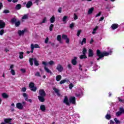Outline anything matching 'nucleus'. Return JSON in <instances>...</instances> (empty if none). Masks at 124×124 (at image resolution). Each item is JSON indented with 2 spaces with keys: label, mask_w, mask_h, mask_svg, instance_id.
<instances>
[{
  "label": "nucleus",
  "mask_w": 124,
  "mask_h": 124,
  "mask_svg": "<svg viewBox=\"0 0 124 124\" xmlns=\"http://www.w3.org/2000/svg\"><path fill=\"white\" fill-rule=\"evenodd\" d=\"M56 80L57 81V82H59V81H61L62 80V76L61 75H58L56 77Z\"/></svg>",
  "instance_id": "nucleus-23"
},
{
  "label": "nucleus",
  "mask_w": 124,
  "mask_h": 124,
  "mask_svg": "<svg viewBox=\"0 0 124 124\" xmlns=\"http://www.w3.org/2000/svg\"><path fill=\"white\" fill-rule=\"evenodd\" d=\"M76 98L74 96H71L69 98V103H72V104H75V101Z\"/></svg>",
  "instance_id": "nucleus-7"
},
{
  "label": "nucleus",
  "mask_w": 124,
  "mask_h": 124,
  "mask_svg": "<svg viewBox=\"0 0 124 124\" xmlns=\"http://www.w3.org/2000/svg\"><path fill=\"white\" fill-rule=\"evenodd\" d=\"M3 5H2V3L0 2V9H1V8H2Z\"/></svg>",
  "instance_id": "nucleus-61"
},
{
  "label": "nucleus",
  "mask_w": 124,
  "mask_h": 124,
  "mask_svg": "<svg viewBox=\"0 0 124 124\" xmlns=\"http://www.w3.org/2000/svg\"><path fill=\"white\" fill-rule=\"evenodd\" d=\"M46 96V93L43 89H40L39 91V96L38 98L40 102H44L45 101V97Z\"/></svg>",
  "instance_id": "nucleus-1"
},
{
  "label": "nucleus",
  "mask_w": 124,
  "mask_h": 124,
  "mask_svg": "<svg viewBox=\"0 0 124 124\" xmlns=\"http://www.w3.org/2000/svg\"><path fill=\"white\" fill-rule=\"evenodd\" d=\"M118 99L119 102H121L122 103H124V100L122 99V98H121V97H118Z\"/></svg>",
  "instance_id": "nucleus-36"
},
{
  "label": "nucleus",
  "mask_w": 124,
  "mask_h": 124,
  "mask_svg": "<svg viewBox=\"0 0 124 124\" xmlns=\"http://www.w3.org/2000/svg\"><path fill=\"white\" fill-rule=\"evenodd\" d=\"M55 21H56V17H55L54 16H53L50 19V23H55Z\"/></svg>",
  "instance_id": "nucleus-21"
},
{
  "label": "nucleus",
  "mask_w": 124,
  "mask_h": 124,
  "mask_svg": "<svg viewBox=\"0 0 124 124\" xmlns=\"http://www.w3.org/2000/svg\"><path fill=\"white\" fill-rule=\"evenodd\" d=\"M68 79H63V80H62L60 82V84H61V85L62 84H64V83H66V82L67 83H68Z\"/></svg>",
  "instance_id": "nucleus-24"
},
{
  "label": "nucleus",
  "mask_w": 124,
  "mask_h": 124,
  "mask_svg": "<svg viewBox=\"0 0 124 124\" xmlns=\"http://www.w3.org/2000/svg\"><path fill=\"white\" fill-rule=\"evenodd\" d=\"M21 23L20 22V21H18L15 23V26L16 27H19L20 26Z\"/></svg>",
  "instance_id": "nucleus-37"
},
{
  "label": "nucleus",
  "mask_w": 124,
  "mask_h": 124,
  "mask_svg": "<svg viewBox=\"0 0 124 124\" xmlns=\"http://www.w3.org/2000/svg\"><path fill=\"white\" fill-rule=\"evenodd\" d=\"M49 64L50 65H53V64H55V62H54V61H50L49 62H48Z\"/></svg>",
  "instance_id": "nucleus-49"
},
{
  "label": "nucleus",
  "mask_w": 124,
  "mask_h": 124,
  "mask_svg": "<svg viewBox=\"0 0 124 124\" xmlns=\"http://www.w3.org/2000/svg\"><path fill=\"white\" fill-rule=\"evenodd\" d=\"M84 44L87 43V39L84 38L81 42V45H83Z\"/></svg>",
  "instance_id": "nucleus-30"
},
{
  "label": "nucleus",
  "mask_w": 124,
  "mask_h": 124,
  "mask_svg": "<svg viewBox=\"0 0 124 124\" xmlns=\"http://www.w3.org/2000/svg\"><path fill=\"white\" fill-rule=\"evenodd\" d=\"M114 121L117 124H121V122L119 120H118V119L115 118Z\"/></svg>",
  "instance_id": "nucleus-40"
},
{
  "label": "nucleus",
  "mask_w": 124,
  "mask_h": 124,
  "mask_svg": "<svg viewBox=\"0 0 124 124\" xmlns=\"http://www.w3.org/2000/svg\"><path fill=\"white\" fill-rule=\"evenodd\" d=\"M23 96L24 98H25V100L26 101H28L29 102H30L31 103V102H32V100L31 99H28V94H27L26 93H23Z\"/></svg>",
  "instance_id": "nucleus-8"
},
{
  "label": "nucleus",
  "mask_w": 124,
  "mask_h": 124,
  "mask_svg": "<svg viewBox=\"0 0 124 124\" xmlns=\"http://www.w3.org/2000/svg\"><path fill=\"white\" fill-rule=\"evenodd\" d=\"M54 28V25L53 24H50L49 26V31H53V28Z\"/></svg>",
  "instance_id": "nucleus-33"
},
{
  "label": "nucleus",
  "mask_w": 124,
  "mask_h": 124,
  "mask_svg": "<svg viewBox=\"0 0 124 124\" xmlns=\"http://www.w3.org/2000/svg\"><path fill=\"white\" fill-rule=\"evenodd\" d=\"M29 16L28 15H25L23 17H22V19L24 20H26L27 19H28Z\"/></svg>",
  "instance_id": "nucleus-39"
},
{
  "label": "nucleus",
  "mask_w": 124,
  "mask_h": 124,
  "mask_svg": "<svg viewBox=\"0 0 124 124\" xmlns=\"http://www.w3.org/2000/svg\"><path fill=\"white\" fill-rule=\"evenodd\" d=\"M16 107L19 110H22L24 108L23 105L21 103H18L16 104Z\"/></svg>",
  "instance_id": "nucleus-9"
},
{
  "label": "nucleus",
  "mask_w": 124,
  "mask_h": 124,
  "mask_svg": "<svg viewBox=\"0 0 124 124\" xmlns=\"http://www.w3.org/2000/svg\"><path fill=\"white\" fill-rule=\"evenodd\" d=\"M26 32V30H24L22 31L19 30L18 31V33L19 36H21V35H24V34Z\"/></svg>",
  "instance_id": "nucleus-16"
},
{
  "label": "nucleus",
  "mask_w": 124,
  "mask_h": 124,
  "mask_svg": "<svg viewBox=\"0 0 124 124\" xmlns=\"http://www.w3.org/2000/svg\"><path fill=\"white\" fill-rule=\"evenodd\" d=\"M35 76H36L37 77H41V76H40V73L38 72H36L35 74Z\"/></svg>",
  "instance_id": "nucleus-42"
},
{
  "label": "nucleus",
  "mask_w": 124,
  "mask_h": 124,
  "mask_svg": "<svg viewBox=\"0 0 124 124\" xmlns=\"http://www.w3.org/2000/svg\"><path fill=\"white\" fill-rule=\"evenodd\" d=\"M11 73L12 75H15L16 74L15 73V71L14 69H12L11 70Z\"/></svg>",
  "instance_id": "nucleus-46"
},
{
  "label": "nucleus",
  "mask_w": 124,
  "mask_h": 124,
  "mask_svg": "<svg viewBox=\"0 0 124 124\" xmlns=\"http://www.w3.org/2000/svg\"><path fill=\"white\" fill-rule=\"evenodd\" d=\"M111 52H104L103 53H101L100 52V50L99 49L97 50V56L99 57L97 59V61H99L100 59H102V58H103L104 56H109L110 54H111Z\"/></svg>",
  "instance_id": "nucleus-2"
},
{
  "label": "nucleus",
  "mask_w": 124,
  "mask_h": 124,
  "mask_svg": "<svg viewBox=\"0 0 124 124\" xmlns=\"http://www.w3.org/2000/svg\"><path fill=\"white\" fill-rule=\"evenodd\" d=\"M22 92H23L24 93H25V92H26V91H27V88H26V87H23L22 89Z\"/></svg>",
  "instance_id": "nucleus-57"
},
{
  "label": "nucleus",
  "mask_w": 124,
  "mask_h": 124,
  "mask_svg": "<svg viewBox=\"0 0 124 124\" xmlns=\"http://www.w3.org/2000/svg\"><path fill=\"white\" fill-rule=\"evenodd\" d=\"M3 33H4V30H1L0 31V35H3Z\"/></svg>",
  "instance_id": "nucleus-48"
},
{
  "label": "nucleus",
  "mask_w": 124,
  "mask_h": 124,
  "mask_svg": "<svg viewBox=\"0 0 124 124\" xmlns=\"http://www.w3.org/2000/svg\"><path fill=\"white\" fill-rule=\"evenodd\" d=\"M67 66L69 69H71L72 68V67L71 66V64H69Z\"/></svg>",
  "instance_id": "nucleus-60"
},
{
  "label": "nucleus",
  "mask_w": 124,
  "mask_h": 124,
  "mask_svg": "<svg viewBox=\"0 0 124 124\" xmlns=\"http://www.w3.org/2000/svg\"><path fill=\"white\" fill-rule=\"evenodd\" d=\"M82 31L81 30L78 31V32L77 33V36H80V34H81V32Z\"/></svg>",
  "instance_id": "nucleus-45"
},
{
  "label": "nucleus",
  "mask_w": 124,
  "mask_h": 124,
  "mask_svg": "<svg viewBox=\"0 0 124 124\" xmlns=\"http://www.w3.org/2000/svg\"><path fill=\"white\" fill-rule=\"evenodd\" d=\"M67 19V16H64L62 18V21L63 22L64 24H66V19Z\"/></svg>",
  "instance_id": "nucleus-28"
},
{
  "label": "nucleus",
  "mask_w": 124,
  "mask_h": 124,
  "mask_svg": "<svg viewBox=\"0 0 124 124\" xmlns=\"http://www.w3.org/2000/svg\"><path fill=\"white\" fill-rule=\"evenodd\" d=\"M104 20V17H100V19L99 20V22H101V21H103Z\"/></svg>",
  "instance_id": "nucleus-59"
},
{
  "label": "nucleus",
  "mask_w": 124,
  "mask_h": 124,
  "mask_svg": "<svg viewBox=\"0 0 124 124\" xmlns=\"http://www.w3.org/2000/svg\"><path fill=\"white\" fill-rule=\"evenodd\" d=\"M33 62L35 65L36 66H38L39 65V63H38V61L36 60L35 58H32L29 59V62L31 66L33 65Z\"/></svg>",
  "instance_id": "nucleus-3"
},
{
  "label": "nucleus",
  "mask_w": 124,
  "mask_h": 124,
  "mask_svg": "<svg viewBox=\"0 0 124 124\" xmlns=\"http://www.w3.org/2000/svg\"><path fill=\"white\" fill-rule=\"evenodd\" d=\"M65 40H66V43H69V39H68V38L66 39Z\"/></svg>",
  "instance_id": "nucleus-62"
},
{
  "label": "nucleus",
  "mask_w": 124,
  "mask_h": 124,
  "mask_svg": "<svg viewBox=\"0 0 124 124\" xmlns=\"http://www.w3.org/2000/svg\"><path fill=\"white\" fill-rule=\"evenodd\" d=\"M83 55H86L87 54V49L86 48H84L82 50Z\"/></svg>",
  "instance_id": "nucleus-34"
},
{
  "label": "nucleus",
  "mask_w": 124,
  "mask_h": 124,
  "mask_svg": "<svg viewBox=\"0 0 124 124\" xmlns=\"http://www.w3.org/2000/svg\"><path fill=\"white\" fill-rule=\"evenodd\" d=\"M9 10H4L3 12V13H4L5 14H7L9 13Z\"/></svg>",
  "instance_id": "nucleus-50"
},
{
  "label": "nucleus",
  "mask_w": 124,
  "mask_h": 124,
  "mask_svg": "<svg viewBox=\"0 0 124 124\" xmlns=\"http://www.w3.org/2000/svg\"><path fill=\"white\" fill-rule=\"evenodd\" d=\"M79 70L81 71H83V68H82V65H81V64H79Z\"/></svg>",
  "instance_id": "nucleus-54"
},
{
  "label": "nucleus",
  "mask_w": 124,
  "mask_h": 124,
  "mask_svg": "<svg viewBox=\"0 0 124 124\" xmlns=\"http://www.w3.org/2000/svg\"><path fill=\"white\" fill-rule=\"evenodd\" d=\"M47 22V18L45 17L43 19V21L41 22V24H44V23H46Z\"/></svg>",
  "instance_id": "nucleus-35"
},
{
  "label": "nucleus",
  "mask_w": 124,
  "mask_h": 124,
  "mask_svg": "<svg viewBox=\"0 0 124 124\" xmlns=\"http://www.w3.org/2000/svg\"><path fill=\"white\" fill-rule=\"evenodd\" d=\"M62 39H64L65 40V39H67V35L65 34L62 35Z\"/></svg>",
  "instance_id": "nucleus-41"
},
{
  "label": "nucleus",
  "mask_w": 124,
  "mask_h": 124,
  "mask_svg": "<svg viewBox=\"0 0 124 124\" xmlns=\"http://www.w3.org/2000/svg\"><path fill=\"white\" fill-rule=\"evenodd\" d=\"M5 27V22L0 19V29H3Z\"/></svg>",
  "instance_id": "nucleus-11"
},
{
  "label": "nucleus",
  "mask_w": 124,
  "mask_h": 124,
  "mask_svg": "<svg viewBox=\"0 0 124 124\" xmlns=\"http://www.w3.org/2000/svg\"><path fill=\"white\" fill-rule=\"evenodd\" d=\"M110 114H111V112H110V110H108V113L106 115V119H107V120H110V119H111V116Z\"/></svg>",
  "instance_id": "nucleus-14"
},
{
  "label": "nucleus",
  "mask_w": 124,
  "mask_h": 124,
  "mask_svg": "<svg viewBox=\"0 0 124 124\" xmlns=\"http://www.w3.org/2000/svg\"><path fill=\"white\" fill-rule=\"evenodd\" d=\"M2 96L3 98H8V95L6 93H3L2 94Z\"/></svg>",
  "instance_id": "nucleus-32"
},
{
  "label": "nucleus",
  "mask_w": 124,
  "mask_h": 124,
  "mask_svg": "<svg viewBox=\"0 0 124 124\" xmlns=\"http://www.w3.org/2000/svg\"><path fill=\"white\" fill-rule=\"evenodd\" d=\"M62 7H60L58 10V12L59 13H62Z\"/></svg>",
  "instance_id": "nucleus-55"
},
{
  "label": "nucleus",
  "mask_w": 124,
  "mask_h": 124,
  "mask_svg": "<svg viewBox=\"0 0 124 124\" xmlns=\"http://www.w3.org/2000/svg\"><path fill=\"white\" fill-rule=\"evenodd\" d=\"M69 88L70 90H72V88H73V84L72 83H70L69 85Z\"/></svg>",
  "instance_id": "nucleus-52"
},
{
  "label": "nucleus",
  "mask_w": 124,
  "mask_h": 124,
  "mask_svg": "<svg viewBox=\"0 0 124 124\" xmlns=\"http://www.w3.org/2000/svg\"><path fill=\"white\" fill-rule=\"evenodd\" d=\"M63 102L66 104V105H69V101H68V98L67 96H65L64 97Z\"/></svg>",
  "instance_id": "nucleus-10"
},
{
  "label": "nucleus",
  "mask_w": 124,
  "mask_h": 124,
  "mask_svg": "<svg viewBox=\"0 0 124 124\" xmlns=\"http://www.w3.org/2000/svg\"><path fill=\"white\" fill-rule=\"evenodd\" d=\"M72 63L73 65H76L77 64V57H75L74 59L72 60Z\"/></svg>",
  "instance_id": "nucleus-12"
},
{
  "label": "nucleus",
  "mask_w": 124,
  "mask_h": 124,
  "mask_svg": "<svg viewBox=\"0 0 124 124\" xmlns=\"http://www.w3.org/2000/svg\"><path fill=\"white\" fill-rule=\"evenodd\" d=\"M11 121H12V119L11 118L4 119V123H5V124H9L11 123Z\"/></svg>",
  "instance_id": "nucleus-13"
},
{
  "label": "nucleus",
  "mask_w": 124,
  "mask_h": 124,
  "mask_svg": "<svg viewBox=\"0 0 124 124\" xmlns=\"http://www.w3.org/2000/svg\"><path fill=\"white\" fill-rule=\"evenodd\" d=\"M21 71H22V72H23V73H25V72H26V70L24 69H21Z\"/></svg>",
  "instance_id": "nucleus-63"
},
{
  "label": "nucleus",
  "mask_w": 124,
  "mask_h": 124,
  "mask_svg": "<svg viewBox=\"0 0 124 124\" xmlns=\"http://www.w3.org/2000/svg\"><path fill=\"white\" fill-rule=\"evenodd\" d=\"M94 9V8H93V7H92V8L89 9V10L88 12V14H89V15L92 14V13H93V11Z\"/></svg>",
  "instance_id": "nucleus-25"
},
{
  "label": "nucleus",
  "mask_w": 124,
  "mask_h": 124,
  "mask_svg": "<svg viewBox=\"0 0 124 124\" xmlns=\"http://www.w3.org/2000/svg\"><path fill=\"white\" fill-rule=\"evenodd\" d=\"M34 48H40V46H39V45H38V44H36L35 45H33V44H31V53H33V50H34Z\"/></svg>",
  "instance_id": "nucleus-5"
},
{
  "label": "nucleus",
  "mask_w": 124,
  "mask_h": 124,
  "mask_svg": "<svg viewBox=\"0 0 124 124\" xmlns=\"http://www.w3.org/2000/svg\"><path fill=\"white\" fill-rule=\"evenodd\" d=\"M21 7H22V6L21 5V4H17L16 6V10H19L21 9Z\"/></svg>",
  "instance_id": "nucleus-26"
},
{
  "label": "nucleus",
  "mask_w": 124,
  "mask_h": 124,
  "mask_svg": "<svg viewBox=\"0 0 124 124\" xmlns=\"http://www.w3.org/2000/svg\"><path fill=\"white\" fill-rule=\"evenodd\" d=\"M41 111L42 112H45L46 110V107H45V105H41L40 107Z\"/></svg>",
  "instance_id": "nucleus-17"
},
{
  "label": "nucleus",
  "mask_w": 124,
  "mask_h": 124,
  "mask_svg": "<svg viewBox=\"0 0 124 124\" xmlns=\"http://www.w3.org/2000/svg\"><path fill=\"white\" fill-rule=\"evenodd\" d=\"M80 60H83V59H87V56L85 54L80 55Z\"/></svg>",
  "instance_id": "nucleus-29"
},
{
  "label": "nucleus",
  "mask_w": 124,
  "mask_h": 124,
  "mask_svg": "<svg viewBox=\"0 0 124 124\" xmlns=\"http://www.w3.org/2000/svg\"><path fill=\"white\" fill-rule=\"evenodd\" d=\"M31 5H32V2H31V1H29L26 4V7L27 8H30V7L31 6Z\"/></svg>",
  "instance_id": "nucleus-20"
},
{
  "label": "nucleus",
  "mask_w": 124,
  "mask_h": 124,
  "mask_svg": "<svg viewBox=\"0 0 124 124\" xmlns=\"http://www.w3.org/2000/svg\"><path fill=\"white\" fill-rule=\"evenodd\" d=\"M122 113L121 112L118 111L117 112H116V115L117 117H119V116H121V115H122Z\"/></svg>",
  "instance_id": "nucleus-44"
},
{
  "label": "nucleus",
  "mask_w": 124,
  "mask_h": 124,
  "mask_svg": "<svg viewBox=\"0 0 124 124\" xmlns=\"http://www.w3.org/2000/svg\"><path fill=\"white\" fill-rule=\"evenodd\" d=\"M101 15V12H100L98 14H97L96 16L95 17H98Z\"/></svg>",
  "instance_id": "nucleus-58"
},
{
  "label": "nucleus",
  "mask_w": 124,
  "mask_h": 124,
  "mask_svg": "<svg viewBox=\"0 0 124 124\" xmlns=\"http://www.w3.org/2000/svg\"><path fill=\"white\" fill-rule=\"evenodd\" d=\"M74 20H77V19H78V16H77V15H76V14H74Z\"/></svg>",
  "instance_id": "nucleus-53"
},
{
  "label": "nucleus",
  "mask_w": 124,
  "mask_h": 124,
  "mask_svg": "<svg viewBox=\"0 0 124 124\" xmlns=\"http://www.w3.org/2000/svg\"><path fill=\"white\" fill-rule=\"evenodd\" d=\"M74 27V23H72L70 25V29H72Z\"/></svg>",
  "instance_id": "nucleus-56"
},
{
  "label": "nucleus",
  "mask_w": 124,
  "mask_h": 124,
  "mask_svg": "<svg viewBox=\"0 0 124 124\" xmlns=\"http://www.w3.org/2000/svg\"><path fill=\"white\" fill-rule=\"evenodd\" d=\"M30 90L32 92H36V90H37V88L35 87V86H33V87H31Z\"/></svg>",
  "instance_id": "nucleus-27"
},
{
  "label": "nucleus",
  "mask_w": 124,
  "mask_h": 124,
  "mask_svg": "<svg viewBox=\"0 0 124 124\" xmlns=\"http://www.w3.org/2000/svg\"><path fill=\"white\" fill-rule=\"evenodd\" d=\"M98 29V27L96 26L94 29H93V31H96V30Z\"/></svg>",
  "instance_id": "nucleus-64"
},
{
  "label": "nucleus",
  "mask_w": 124,
  "mask_h": 124,
  "mask_svg": "<svg viewBox=\"0 0 124 124\" xmlns=\"http://www.w3.org/2000/svg\"><path fill=\"white\" fill-rule=\"evenodd\" d=\"M48 42H49V38L46 37L45 40V43H46V44H47V43H48Z\"/></svg>",
  "instance_id": "nucleus-51"
},
{
  "label": "nucleus",
  "mask_w": 124,
  "mask_h": 124,
  "mask_svg": "<svg viewBox=\"0 0 124 124\" xmlns=\"http://www.w3.org/2000/svg\"><path fill=\"white\" fill-rule=\"evenodd\" d=\"M34 87V83L33 82H31L29 84V88H32Z\"/></svg>",
  "instance_id": "nucleus-38"
},
{
  "label": "nucleus",
  "mask_w": 124,
  "mask_h": 124,
  "mask_svg": "<svg viewBox=\"0 0 124 124\" xmlns=\"http://www.w3.org/2000/svg\"><path fill=\"white\" fill-rule=\"evenodd\" d=\"M57 39L58 41L60 43H61V44H62L63 42H62V36L61 35H58L57 36Z\"/></svg>",
  "instance_id": "nucleus-18"
},
{
  "label": "nucleus",
  "mask_w": 124,
  "mask_h": 124,
  "mask_svg": "<svg viewBox=\"0 0 124 124\" xmlns=\"http://www.w3.org/2000/svg\"><path fill=\"white\" fill-rule=\"evenodd\" d=\"M56 69L59 72H62L63 71V67L61 64H58L56 66Z\"/></svg>",
  "instance_id": "nucleus-6"
},
{
  "label": "nucleus",
  "mask_w": 124,
  "mask_h": 124,
  "mask_svg": "<svg viewBox=\"0 0 124 124\" xmlns=\"http://www.w3.org/2000/svg\"><path fill=\"white\" fill-rule=\"evenodd\" d=\"M16 21H17V19L16 18H13L11 19V22L13 23H16Z\"/></svg>",
  "instance_id": "nucleus-43"
},
{
  "label": "nucleus",
  "mask_w": 124,
  "mask_h": 124,
  "mask_svg": "<svg viewBox=\"0 0 124 124\" xmlns=\"http://www.w3.org/2000/svg\"><path fill=\"white\" fill-rule=\"evenodd\" d=\"M24 52H19V58L23 59L24 58Z\"/></svg>",
  "instance_id": "nucleus-31"
},
{
  "label": "nucleus",
  "mask_w": 124,
  "mask_h": 124,
  "mask_svg": "<svg viewBox=\"0 0 124 124\" xmlns=\"http://www.w3.org/2000/svg\"><path fill=\"white\" fill-rule=\"evenodd\" d=\"M42 64H43L44 65H45L44 67V69L45 70V71L47 73H49V74H52V71H50V69H49V68H48L47 67H46V66L48 64L47 63V62H45L44 61L42 62Z\"/></svg>",
  "instance_id": "nucleus-4"
},
{
  "label": "nucleus",
  "mask_w": 124,
  "mask_h": 124,
  "mask_svg": "<svg viewBox=\"0 0 124 124\" xmlns=\"http://www.w3.org/2000/svg\"><path fill=\"white\" fill-rule=\"evenodd\" d=\"M119 25L117 24H113L111 25L112 30H116V29H118Z\"/></svg>",
  "instance_id": "nucleus-19"
},
{
  "label": "nucleus",
  "mask_w": 124,
  "mask_h": 124,
  "mask_svg": "<svg viewBox=\"0 0 124 124\" xmlns=\"http://www.w3.org/2000/svg\"><path fill=\"white\" fill-rule=\"evenodd\" d=\"M53 90L55 93L57 94L58 96H60L61 95V93H60V90L56 88H53Z\"/></svg>",
  "instance_id": "nucleus-15"
},
{
  "label": "nucleus",
  "mask_w": 124,
  "mask_h": 124,
  "mask_svg": "<svg viewBox=\"0 0 124 124\" xmlns=\"http://www.w3.org/2000/svg\"><path fill=\"white\" fill-rule=\"evenodd\" d=\"M93 50L90 49L89 50V57H93Z\"/></svg>",
  "instance_id": "nucleus-22"
},
{
  "label": "nucleus",
  "mask_w": 124,
  "mask_h": 124,
  "mask_svg": "<svg viewBox=\"0 0 124 124\" xmlns=\"http://www.w3.org/2000/svg\"><path fill=\"white\" fill-rule=\"evenodd\" d=\"M120 111L121 112V113L124 114V108H120Z\"/></svg>",
  "instance_id": "nucleus-47"
}]
</instances>
